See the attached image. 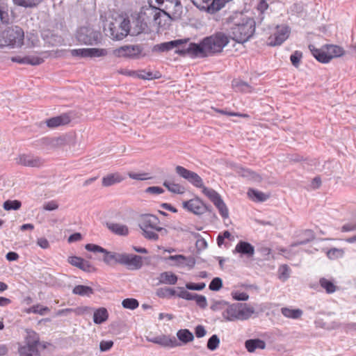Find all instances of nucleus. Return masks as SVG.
Returning <instances> with one entry per match:
<instances>
[{
  "label": "nucleus",
  "instance_id": "obj_12",
  "mask_svg": "<svg viewBox=\"0 0 356 356\" xmlns=\"http://www.w3.org/2000/svg\"><path fill=\"white\" fill-rule=\"evenodd\" d=\"M231 0H191L193 4L201 11L214 14L222 8Z\"/></svg>",
  "mask_w": 356,
  "mask_h": 356
},
{
  "label": "nucleus",
  "instance_id": "obj_43",
  "mask_svg": "<svg viewBox=\"0 0 356 356\" xmlns=\"http://www.w3.org/2000/svg\"><path fill=\"white\" fill-rule=\"evenodd\" d=\"M25 59L26 64L31 65H38L44 62V60L42 58L35 56H25Z\"/></svg>",
  "mask_w": 356,
  "mask_h": 356
},
{
  "label": "nucleus",
  "instance_id": "obj_48",
  "mask_svg": "<svg viewBox=\"0 0 356 356\" xmlns=\"http://www.w3.org/2000/svg\"><path fill=\"white\" fill-rule=\"evenodd\" d=\"M143 236L149 240L157 241L159 239V235L154 231L147 229H142Z\"/></svg>",
  "mask_w": 356,
  "mask_h": 356
},
{
  "label": "nucleus",
  "instance_id": "obj_46",
  "mask_svg": "<svg viewBox=\"0 0 356 356\" xmlns=\"http://www.w3.org/2000/svg\"><path fill=\"white\" fill-rule=\"evenodd\" d=\"M343 251L338 248H332L327 251V255L330 259H335L339 257H342Z\"/></svg>",
  "mask_w": 356,
  "mask_h": 356
},
{
  "label": "nucleus",
  "instance_id": "obj_28",
  "mask_svg": "<svg viewBox=\"0 0 356 356\" xmlns=\"http://www.w3.org/2000/svg\"><path fill=\"white\" fill-rule=\"evenodd\" d=\"M106 227L109 230L119 236H127L129 234V229L124 225L118 223H106Z\"/></svg>",
  "mask_w": 356,
  "mask_h": 356
},
{
  "label": "nucleus",
  "instance_id": "obj_11",
  "mask_svg": "<svg viewBox=\"0 0 356 356\" xmlns=\"http://www.w3.org/2000/svg\"><path fill=\"white\" fill-rule=\"evenodd\" d=\"M183 207L195 215L200 216L208 211L212 213L213 218L217 216L213 212L211 205L205 204L200 198L196 197L193 199L183 202Z\"/></svg>",
  "mask_w": 356,
  "mask_h": 356
},
{
  "label": "nucleus",
  "instance_id": "obj_38",
  "mask_svg": "<svg viewBox=\"0 0 356 356\" xmlns=\"http://www.w3.org/2000/svg\"><path fill=\"white\" fill-rule=\"evenodd\" d=\"M122 305L124 309L134 310L138 307L139 302L135 298H125L122 300Z\"/></svg>",
  "mask_w": 356,
  "mask_h": 356
},
{
  "label": "nucleus",
  "instance_id": "obj_56",
  "mask_svg": "<svg viewBox=\"0 0 356 356\" xmlns=\"http://www.w3.org/2000/svg\"><path fill=\"white\" fill-rule=\"evenodd\" d=\"M207 331L202 325H198L195 328V334L197 338H202L205 336Z\"/></svg>",
  "mask_w": 356,
  "mask_h": 356
},
{
  "label": "nucleus",
  "instance_id": "obj_49",
  "mask_svg": "<svg viewBox=\"0 0 356 356\" xmlns=\"http://www.w3.org/2000/svg\"><path fill=\"white\" fill-rule=\"evenodd\" d=\"M85 248L86 250L92 252H102L105 251V249L102 247L92 243H88L85 245Z\"/></svg>",
  "mask_w": 356,
  "mask_h": 356
},
{
  "label": "nucleus",
  "instance_id": "obj_58",
  "mask_svg": "<svg viewBox=\"0 0 356 356\" xmlns=\"http://www.w3.org/2000/svg\"><path fill=\"white\" fill-rule=\"evenodd\" d=\"M195 245L198 250H202L207 248L208 244L206 240L202 237L196 241Z\"/></svg>",
  "mask_w": 356,
  "mask_h": 356
},
{
  "label": "nucleus",
  "instance_id": "obj_35",
  "mask_svg": "<svg viewBox=\"0 0 356 356\" xmlns=\"http://www.w3.org/2000/svg\"><path fill=\"white\" fill-rule=\"evenodd\" d=\"M319 284L325 290L327 293H332L337 289V286L334 282L325 277H321L320 279Z\"/></svg>",
  "mask_w": 356,
  "mask_h": 356
},
{
  "label": "nucleus",
  "instance_id": "obj_6",
  "mask_svg": "<svg viewBox=\"0 0 356 356\" xmlns=\"http://www.w3.org/2000/svg\"><path fill=\"white\" fill-rule=\"evenodd\" d=\"M313 56L322 63H329L333 58L340 57L344 54L342 47L334 44H326L321 49H317L313 44L309 45Z\"/></svg>",
  "mask_w": 356,
  "mask_h": 356
},
{
  "label": "nucleus",
  "instance_id": "obj_2",
  "mask_svg": "<svg viewBox=\"0 0 356 356\" xmlns=\"http://www.w3.org/2000/svg\"><path fill=\"white\" fill-rule=\"evenodd\" d=\"M255 21L253 18L235 12L225 18L222 26L228 31L230 38L238 43L248 41L255 32Z\"/></svg>",
  "mask_w": 356,
  "mask_h": 356
},
{
  "label": "nucleus",
  "instance_id": "obj_59",
  "mask_svg": "<svg viewBox=\"0 0 356 356\" xmlns=\"http://www.w3.org/2000/svg\"><path fill=\"white\" fill-rule=\"evenodd\" d=\"M145 191L152 194H161L164 193V190L160 186H149Z\"/></svg>",
  "mask_w": 356,
  "mask_h": 356
},
{
  "label": "nucleus",
  "instance_id": "obj_14",
  "mask_svg": "<svg viewBox=\"0 0 356 356\" xmlns=\"http://www.w3.org/2000/svg\"><path fill=\"white\" fill-rule=\"evenodd\" d=\"M70 54L74 57L93 58L104 56L107 55L108 51L106 49L82 48L71 49Z\"/></svg>",
  "mask_w": 356,
  "mask_h": 356
},
{
  "label": "nucleus",
  "instance_id": "obj_30",
  "mask_svg": "<svg viewBox=\"0 0 356 356\" xmlns=\"http://www.w3.org/2000/svg\"><path fill=\"white\" fill-rule=\"evenodd\" d=\"M108 318V313L106 308L100 307L95 311L93 314V321L95 324H102Z\"/></svg>",
  "mask_w": 356,
  "mask_h": 356
},
{
  "label": "nucleus",
  "instance_id": "obj_13",
  "mask_svg": "<svg viewBox=\"0 0 356 356\" xmlns=\"http://www.w3.org/2000/svg\"><path fill=\"white\" fill-rule=\"evenodd\" d=\"M175 172L179 176L187 180L194 186L200 188L204 187V185L202 179L196 172L191 171L181 165L176 166Z\"/></svg>",
  "mask_w": 356,
  "mask_h": 356
},
{
  "label": "nucleus",
  "instance_id": "obj_33",
  "mask_svg": "<svg viewBox=\"0 0 356 356\" xmlns=\"http://www.w3.org/2000/svg\"><path fill=\"white\" fill-rule=\"evenodd\" d=\"M281 312L285 317L293 319H298L300 318L303 314L302 310L300 309H293L288 307L282 308Z\"/></svg>",
  "mask_w": 356,
  "mask_h": 356
},
{
  "label": "nucleus",
  "instance_id": "obj_27",
  "mask_svg": "<svg viewBox=\"0 0 356 356\" xmlns=\"http://www.w3.org/2000/svg\"><path fill=\"white\" fill-rule=\"evenodd\" d=\"M248 197L254 202H263L267 200L270 195L266 194L261 191L254 188H249L248 191Z\"/></svg>",
  "mask_w": 356,
  "mask_h": 356
},
{
  "label": "nucleus",
  "instance_id": "obj_50",
  "mask_svg": "<svg viewBox=\"0 0 356 356\" xmlns=\"http://www.w3.org/2000/svg\"><path fill=\"white\" fill-rule=\"evenodd\" d=\"M186 259V256L183 254L170 255L165 259L175 261L177 266L184 265V259Z\"/></svg>",
  "mask_w": 356,
  "mask_h": 356
},
{
  "label": "nucleus",
  "instance_id": "obj_21",
  "mask_svg": "<svg viewBox=\"0 0 356 356\" xmlns=\"http://www.w3.org/2000/svg\"><path fill=\"white\" fill-rule=\"evenodd\" d=\"M148 341L159 344L163 347L174 348L181 345L175 337H170L166 335H161L152 339H148Z\"/></svg>",
  "mask_w": 356,
  "mask_h": 356
},
{
  "label": "nucleus",
  "instance_id": "obj_45",
  "mask_svg": "<svg viewBox=\"0 0 356 356\" xmlns=\"http://www.w3.org/2000/svg\"><path fill=\"white\" fill-rule=\"evenodd\" d=\"M206 287L204 282L193 283L188 282L186 284V288L192 291H202Z\"/></svg>",
  "mask_w": 356,
  "mask_h": 356
},
{
  "label": "nucleus",
  "instance_id": "obj_44",
  "mask_svg": "<svg viewBox=\"0 0 356 356\" xmlns=\"http://www.w3.org/2000/svg\"><path fill=\"white\" fill-rule=\"evenodd\" d=\"M302 58V53L300 51H295L291 55L290 60L293 66L298 67L300 65Z\"/></svg>",
  "mask_w": 356,
  "mask_h": 356
},
{
  "label": "nucleus",
  "instance_id": "obj_42",
  "mask_svg": "<svg viewBox=\"0 0 356 356\" xmlns=\"http://www.w3.org/2000/svg\"><path fill=\"white\" fill-rule=\"evenodd\" d=\"M222 287V280L220 277H214L209 285V289L211 291H218Z\"/></svg>",
  "mask_w": 356,
  "mask_h": 356
},
{
  "label": "nucleus",
  "instance_id": "obj_18",
  "mask_svg": "<svg viewBox=\"0 0 356 356\" xmlns=\"http://www.w3.org/2000/svg\"><path fill=\"white\" fill-rule=\"evenodd\" d=\"M16 160L18 164L30 168H39L44 162L42 158L31 154H21Z\"/></svg>",
  "mask_w": 356,
  "mask_h": 356
},
{
  "label": "nucleus",
  "instance_id": "obj_51",
  "mask_svg": "<svg viewBox=\"0 0 356 356\" xmlns=\"http://www.w3.org/2000/svg\"><path fill=\"white\" fill-rule=\"evenodd\" d=\"M92 310V308L87 306H81L77 307L76 308H72V312H74L76 316H81L86 313L89 312Z\"/></svg>",
  "mask_w": 356,
  "mask_h": 356
},
{
  "label": "nucleus",
  "instance_id": "obj_64",
  "mask_svg": "<svg viewBox=\"0 0 356 356\" xmlns=\"http://www.w3.org/2000/svg\"><path fill=\"white\" fill-rule=\"evenodd\" d=\"M58 205L54 201L47 202L44 205V209L47 211H54L58 209Z\"/></svg>",
  "mask_w": 356,
  "mask_h": 356
},
{
  "label": "nucleus",
  "instance_id": "obj_60",
  "mask_svg": "<svg viewBox=\"0 0 356 356\" xmlns=\"http://www.w3.org/2000/svg\"><path fill=\"white\" fill-rule=\"evenodd\" d=\"M0 20L3 24H7L9 21L8 13L3 10V7H0Z\"/></svg>",
  "mask_w": 356,
  "mask_h": 356
},
{
  "label": "nucleus",
  "instance_id": "obj_19",
  "mask_svg": "<svg viewBox=\"0 0 356 356\" xmlns=\"http://www.w3.org/2000/svg\"><path fill=\"white\" fill-rule=\"evenodd\" d=\"M67 261L72 266H75L84 272L92 273L96 271V268L94 267L90 261L85 260L81 257L71 256L68 257Z\"/></svg>",
  "mask_w": 356,
  "mask_h": 356
},
{
  "label": "nucleus",
  "instance_id": "obj_63",
  "mask_svg": "<svg viewBox=\"0 0 356 356\" xmlns=\"http://www.w3.org/2000/svg\"><path fill=\"white\" fill-rule=\"evenodd\" d=\"M81 238H82V235L81 234V233L76 232V233L71 234L68 237L67 241L69 243H73V242H76V241H81Z\"/></svg>",
  "mask_w": 356,
  "mask_h": 356
},
{
  "label": "nucleus",
  "instance_id": "obj_23",
  "mask_svg": "<svg viewBox=\"0 0 356 356\" xmlns=\"http://www.w3.org/2000/svg\"><path fill=\"white\" fill-rule=\"evenodd\" d=\"M71 121L70 116L67 113H63L58 116L51 118L47 120V125L50 128L57 127L60 125H65Z\"/></svg>",
  "mask_w": 356,
  "mask_h": 356
},
{
  "label": "nucleus",
  "instance_id": "obj_52",
  "mask_svg": "<svg viewBox=\"0 0 356 356\" xmlns=\"http://www.w3.org/2000/svg\"><path fill=\"white\" fill-rule=\"evenodd\" d=\"M341 230L343 232L356 231V221H351L344 224L341 227Z\"/></svg>",
  "mask_w": 356,
  "mask_h": 356
},
{
  "label": "nucleus",
  "instance_id": "obj_36",
  "mask_svg": "<svg viewBox=\"0 0 356 356\" xmlns=\"http://www.w3.org/2000/svg\"><path fill=\"white\" fill-rule=\"evenodd\" d=\"M42 0H13L15 5L24 8H33L38 6Z\"/></svg>",
  "mask_w": 356,
  "mask_h": 356
},
{
  "label": "nucleus",
  "instance_id": "obj_34",
  "mask_svg": "<svg viewBox=\"0 0 356 356\" xmlns=\"http://www.w3.org/2000/svg\"><path fill=\"white\" fill-rule=\"evenodd\" d=\"M163 185L171 193L175 194H183L185 192V188L179 184L165 181Z\"/></svg>",
  "mask_w": 356,
  "mask_h": 356
},
{
  "label": "nucleus",
  "instance_id": "obj_39",
  "mask_svg": "<svg viewBox=\"0 0 356 356\" xmlns=\"http://www.w3.org/2000/svg\"><path fill=\"white\" fill-rule=\"evenodd\" d=\"M220 344V339L217 334H213L208 340L207 347L209 350L213 351L216 350Z\"/></svg>",
  "mask_w": 356,
  "mask_h": 356
},
{
  "label": "nucleus",
  "instance_id": "obj_25",
  "mask_svg": "<svg viewBox=\"0 0 356 356\" xmlns=\"http://www.w3.org/2000/svg\"><path fill=\"white\" fill-rule=\"evenodd\" d=\"M245 347L249 353H253L257 348L265 349L266 342L260 339H248L245 342Z\"/></svg>",
  "mask_w": 356,
  "mask_h": 356
},
{
  "label": "nucleus",
  "instance_id": "obj_3",
  "mask_svg": "<svg viewBox=\"0 0 356 356\" xmlns=\"http://www.w3.org/2000/svg\"><path fill=\"white\" fill-rule=\"evenodd\" d=\"M102 253H104L103 261L107 265L115 266L116 264H120L124 266L130 270L140 269L143 266V259H147L146 257H143L137 254L118 253L108 251L106 249Z\"/></svg>",
  "mask_w": 356,
  "mask_h": 356
},
{
  "label": "nucleus",
  "instance_id": "obj_15",
  "mask_svg": "<svg viewBox=\"0 0 356 356\" xmlns=\"http://www.w3.org/2000/svg\"><path fill=\"white\" fill-rule=\"evenodd\" d=\"M290 30L286 26H277L273 35L268 38L270 46L281 45L289 36Z\"/></svg>",
  "mask_w": 356,
  "mask_h": 356
},
{
  "label": "nucleus",
  "instance_id": "obj_10",
  "mask_svg": "<svg viewBox=\"0 0 356 356\" xmlns=\"http://www.w3.org/2000/svg\"><path fill=\"white\" fill-rule=\"evenodd\" d=\"M76 37L82 44L94 45L100 42L101 33L90 26H82L78 29Z\"/></svg>",
  "mask_w": 356,
  "mask_h": 356
},
{
  "label": "nucleus",
  "instance_id": "obj_54",
  "mask_svg": "<svg viewBox=\"0 0 356 356\" xmlns=\"http://www.w3.org/2000/svg\"><path fill=\"white\" fill-rule=\"evenodd\" d=\"M113 346V341H102L99 343V349L102 352H105L110 350Z\"/></svg>",
  "mask_w": 356,
  "mask_h": 356
},
{
  "label": "nucleus",
  "instance_id": "obj_26",
  "mask_svg": "<svg viewBox=\"0 0 356 356\" xmlns=\"http://www.w3.org/2000/svg\"><path fill=\"white\" fill-rule=\"evenodd\" d=\"M160 284H175L178 280L177 276L171 271H165L159 274L158 277Z\"/></svg>",
  "mask_w": 356,
  "mask_h": 356
},
{
  "label": "nucleus",
  "instance_id": "obj_8",
  "mask_svg": "<svg viewBox=\"0 0 356 356\" xmlns=\"http://www.w3.org/2000/svg\"><path fill=\"white\" fill-rule=\"evenodd\" d=\"M106 35L115 40L124 39L130 31V20L128 18H123L118 21L111 22L107 29H105Z\"/></svg>",
  "mask_w": 356,
  "mask_h": 356
},
{
  "label": "nucleus",
  "instance_id": "obj_47",
  "mask_svg": "<svg viewBox=\"0 0 356 356\" xmlns=\"http://www.w3.org/2000/svg\"><path fill=\"white\" fill-rule=\"evenodd\" d=\"M232 298L238 301H246L249 298V295L245 292L235 291L232 293Z\"/></svg>",
  "mask_w": 356,
  "mask_h": 356
},
{
  "label": "nucleus",
  "instance_id": "obj_40",
  "mask_svg": "<svg viewBox=\"0 0 356 356\" xmlns=\"http://www.w3.org/2000/svg\"><path fill=\"white\" fill-rule=\"evenodd\" d=\"M202 189V193L213 202L215 200H216L218 197H220V194L217 193L213 188H209L204 186Z\"/></svg>",
  "mask_w": 356,
  "mask_h": 356
},
{
  "label": "nucleus",
  "instance_id": "obj_22",
  "mask_svg": "<svg viewBox=\"0 0 356 356\" xmlns=\"http://www.w3.org/2000/svg\"><path fill=\"white\" fill-rule=\"evenodd\" d=\"M233 252L239 253L241 255H245L247 257H252L254 254V247L250 243L244 241H240L236 245Z\"/></svg>",
  "mask_w": 356,
  "mask_h": 356
},
{
  "label": "nucleus",
  "instance_id": "obj_1",
  "mask_svg": "<svg viewBox=\"0 0 356 356\" xmlns=\"http://www.w3.org/2000/svg\"><path fill=\"white\" fill-rule=\"evenodd\" d=\"M230 37L223 31H216L209 36L204 38L199 43L190 42L181 49L176 51L181 56L191 58H206L220 54L229 43Z\"/></svg>",
  "mask_w": 356,
  "mask_h": 356
},
{
  "label": "nucleus",
  "instance_id": "obj_16",
  "mask_svg": "<svg viewBox=\"0 0 356 356\" xmlns=\"http://www.w3.org/2000/svg\"><path fill=\"white\" fill-rule=\"evenodd\" d=\"M179 293L177 294L179 298L187 300H195L196 304L202 309L207 307V300L204 296L197 293H192L184 289V287H178Z\"/></svg>",
  "mask_w": 356,
  "mask_h": 356
},
{
  "label": "nucleus",
  "instance_id": "obj_57",
  "mask_svg": "<svg viewBox=\"0 0 356 356\" xmlns=\"http://www.w3.org/2000/svg\"><path fill=\"white\" fill-rule=\"evenodd\" d=\"M195 263L196 260L193 256L186 257V259H184V264L191 269L195 266Z\"/></svg>",
  "mask_w": 356,
  "mask_h": 356
},
{
  "label": "nucleus",
  "instance_id": "obj_4",
  "mask_svg": "<svg viewBox=\"0 0 356 356\" xmlns=\"http://www.w3.org/2000/svg\"><path fill=\"white\" fill-rule=\"evenodd\" d=\"M254 313L253 307L246 303H233L227 305L222 316L227 321H245Z\"/></svg>",
  "mask_w": 356,
  "mask_h": 356
},
{
  "label": "nucleus",
  "instance_id": "obj_17",
  "mask_svg": "<svg viewBox=\"0 0 356 356\" xmlns=\"http://www.w3.org/2000/svg\"><path fill=\"white\" fill-rule=\"evenodd\" d=\"M188 40H171L169 42H162L161 44H158L154 45L152 47V51L155 52H165L168 51L174 48H177L175 51L179 49H181L185 45H188L187 43Z\"/></svg>",
  "mask_w": 356,
  "mask_h": 356
},
{
  "label": "nucleus",
  "instance_id": "obj_29",
  "mask_svg": "<svg viewBox=\"0 0 356 356\" xmlns=\"http://www.w3.org/2000/svg\"><path fill=\"white\" fill-rule=\"evenodd\" d=\"M123 179V177L118 173L109 174L103 177L102 185L105 187L111 186L121 182Z\"/></svg>",
  "mask_w": 356,
  "mask_h": 356
},
{
  "label": "nucleus",
  "instance_id": "obj_41",
  "mask_svg": "<svg viewBox=\"0 0 356 356\" xmlns=\"http://www.w3.org/2000/svg\"><path fill=\"white\" fill-rule=\"evenodd\" d=\"M48 312H49V309L47 307H42L40 305H33L27 310L28 313L39 314L40 315H44Z\"/></svg>",
  "mask_w": 356,
  "mask_h": 356
},
{
  "label": "nucleus",
  "instance_id": "obj_31",
  "mask_svg": "<svg viewBox=\"0 0 356 356\" xmlns=\"http://www.w3.org/2000/svg\"><path fill=\"white\" fill-rule=\"evenodd\" d=\"M177 339L183 343L186 344L194 339V335L188 329H181L177 332Z\"/></svg>",
  "mask_w": 356,
  "mask_h": 356
},
{
  "label": "nucleus",
  "instance_id": "obj_9",
  "mask_svg": "<svg viewBox=\"0 0 356 356\" xmlns=\"http://www.w3.org/2000/svg\"><path fill=\"white\" fill-rule=\"evenodd\" d=\"M115 56L131 59H139L147 56L143 44H127L120 47L113 51Z\"/></svg>",
  "mask_w": 356,
  "mask_h": 356
},
{
  "label": "nucleus",
  "instance_id": "obj_20",
  "mask_svg": "<svg viewBox=\"0 0 356 356\" xmlns=\"http://www.w3.org/2000/svg\"><path fill=\"white\" fill-rule=\"evenodd\" d=\"M159 222L160 221L157 216L152 214H143L140 216L138 225L141 229L150 228L153 230H156L158 227L157 225Z\"/></svg>",
  "mask_w": 356,
  "mask_h": 356
},
{
  "label": "nucleus",
  "instance_id": "obj_7",
  "mask_svg": "<svg viewBox=\"0 0 356 356\" xmlns=\"http://www.w3.org/2000/svg\"><path fill=\"white\" fill-rule=\"evenodd\" d=\"M24 343V345H19L18 348L19 356H40L38 350L40 337L37 332L27 330Z\"/></svg>",
  "mask_w": 356,
  "mask_h": 356
},
{
  "label": "nucleus",
  "instance_id": "obj_37",
  "mask_svg": "<svg viewBox=\"0 0 356 356\" xmlns=\"http://www.w3.org/2000/svg\"><path fill=\"white\" fill-rule=\"evenodd\" d=\"M22 207V202L19 200H8L3 202V208L6 211H10V210H18Z\"/></svg>",
  "mask_w": 356,
  "mask_h": 356
},
{
  "label": "nucleus",
  "instance_id": "obj_5",
  "mask_svg": "<svg viewBox=\"0 0 356 356\" xmlns=\"http://www.w3.org/2000/svg\"><path fill=\"white\" fill-rule=\"evenodd\" d=\"M24 32L18 26L8 27L0 34V46L19 48L24 44Z\"/></svg>",
  "mask_w": 356,
  "mask_h": 356
},
{
  "label": "nucleus",
  "instance_id": "obj_55",
  "mask_svg": "<svg viewBox=\"0 0 356 356\" xmlns=\"http://www.w3.org/2000/svg\"><path fill=\"white\" fill-rule=\"evenodd\" d=\"M129 177L136 180H146L148 179L147 173H134L129 172Z\"/></svg>",
  "mask_w": 356,
  "mask_h": 356
},
{
  "label": "nucleus",
  "instance_id": "obj_24",
  "mask_svg": "<svg viewBox=\"0 0 356 356\" xmlns=\"http://www.w3.org/2000/svg\"><path fill=\"white\" fill-rule=\"evenodd\" d=\"M236 172L240 176L250 180H252L257 182H260L262 180V177H261L260 175L249 168L238 167L237 168Z\"/></svg>",
  "mask_w": 356,
  "mask_h": 356
},
{
  "label": "nucleus",
  "instance_id": "obj_32",
  "mask_svg": "<svg viewBox=\"0 0 356 356\" xmlns=\"http://www.w3.org/2000/svg\"><path fill=\"white\" fill-rule=\"evenodd\" d=\"M72 293L81 296L90 297L94 293V290L92 287L85 285H76L72 289Z\"/></svg>",
  "mask_w": 356,
  "mask_h": 356
},
{
  "label": "nucleus",
  "instance_id": "obj_62",
  "mask_svg": "<svg viewBox=\"0 0 356 356\" xmlns=\"http://www.w3.org/2000/svg\"><path fill=\"white\" fill-rule=\"evenodd\" d=\"M218 209L222 218L225 219L229 218V210L225 203Z\"/></svg>",
  "mask_w": 356,
  "mask_h": 356
},
{
  "label": "nucleus",
  "instance_id": "obj_53",
  "mask_svg": "<svg viewBox=\"0 0 356 356\" xmlns=\"http://www.w3.org/2000/svg\"><path fill=\"white\" fill-rule=\"evenodd\" d=\"M227 305H228V302L225 300L215 301L213 304L211 306V309L213 311L220 310L225 306H227Z\"/></svg>",
  "mask_w": 356,
  "mask_h": 356
},
{
  "label": "nucleus",
  "instance_id": "obj_61",
  "mask_svg": "<svg viewBox=\"0 0 356 356\" xmlns=\"http://www.w3.org/2000/svg\"><path fill=\"white\" fill-rule=\"evenodd\" d=\"M37 244L42 249H47L49 247L48 240L44 237L38 238Z\"/></svg>",
  "mask_w": 356,
  "mask_h": 356
}]
</instances>
